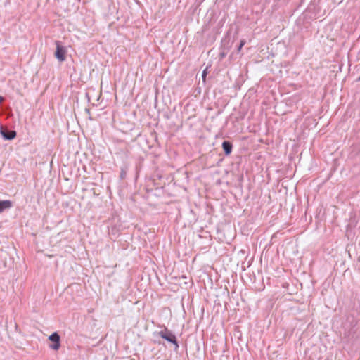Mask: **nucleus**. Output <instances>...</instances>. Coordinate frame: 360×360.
I'll use <instances>...</instances> for the list:
<instances>
[{"label":"nucleus","mask_w":360,"mask_h":360,"mask_svg":"<svg viewBox=\"0 0 360 360\" xmlns=\"http://www.w3.org/2000/svg\"><path fill=\"white\" fill-rule=\"evenodd\" d=\"M56 50L55 52V56L56 58L60 60V62H63L65 60V55H66V49L60 46L58 41H56Z\"/></svg>","instance_id":"f257e3e1"},{"label":"nucleus","mask_w":360,"mask_h":360,"mask_svg":"<svg viewBox=\"0 0 360 360\" xmlns=\"http://www.w3.org/2000/svg\"><path fill=\"white\" fill-rule=\"evenodd\" d=\"M49 339L53 342L54 344L50 345V347L54 350H58L60 348V336L57 333H54L52 335H51L49 338Z\"/></svg>","instance_id":"f03ea898"},{"label":"nucleus","mask_w":360,"mask_h":360,"mask_svg":"<svg viewBox=\"0 0 360 360\" xmlns=\"http://www.w3.org/2000/svg\"><path fill=\"white\" fill-rule=\"evenodd\" d=\"M160 335L165 340L174 343L177 346V342L176 340V337L171 332L165 330L160 332Z\"/></svg>","instance_id":"7ed1b4c3"},{"label":"nucleus","mask_w":360,"mask_h":360,"mask_svg":"<svg viewBox=\"0 0 360 360\" xmlns=\"http://www.w3.org/2000/svg\"><path fill=\"white\" fill-rule=\"evenodd\" d=\"M1 134L5 139L8 140H11L16 136V132L15 131H9L6 132L4 130H1Z\"/></svg>","instance_id":"20e7f679"},{"label":"nucleus","mask_w":360,"mask_h":360,"mask_svg":"<svg viewBox=\"0 0 360 360\" xmlns=\"http://www.w3.org/2000/svg\"><path fill=\"white\" fill-rule=\"evenodd\" d=\"M222 148L224 149V151L226 155H229L231 154L232 150V144L229 141H224L222 143Z\"/></svg>","instance_id":"39448f33"},{"label":"nucleus","mask_w":360,"mask_h":360,"mask_svg":"<svg viewBox=\"0 0 360 360\" xmlns=\"http://www.w3.org/2000/svg\"><path fill=\"white\" fill-rule=\"evenodd\" d=\"M12 207V202L10 200L0 201V212H3L5 209H8Z\"/></svg>","instance_id":"423d86ee"},{"label":"nucleus","mask_w":360,"mask_h":360,"mask_svg":"<svg viewBox=\"0 0 360 360\" xmlns=\"http://www.w3.org/2000/svg\"><path fill=\"white\" fill-rule=\"evenodd\" d=\"M207 75V68L203 70L202 74V81L204 83H205V82H206Z\"/></svg>","instance_id":"0eeeda50"},{"label":"nucleus","mask_w":360,"mask_h":360,"mask_svg":"<svg viewBox=\"0 0 360 360\" xmlns=\"http://www.w3.org/2000/svg\"><path fill=\"white\" fill-rule=\"evenodd\" d=\"M245 40L243 39V40L240 41V45H239V46L238 48V51H240V50L242 49L243 46L245 45Z\"/></svg>","instance_id":"6e6552de"},{"label":"nucleus","mask_w":360,"mask_h":360,"mask_svg":"<svg viewBox=\"0 0 360 360\" xmlns=\"http://www.w3.org/2000/svg\"><path fill=\"white\" fill-rule=\"evenodd\" d=\"M4 97H3V96H0V103H1V102H3V101H4Z\"/></svg>","instance_id":"1a4fd4ad"}]
</instances>
